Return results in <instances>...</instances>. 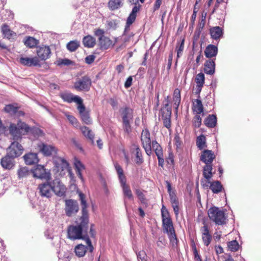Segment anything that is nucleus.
<instances>
[{"mask_svg":"<svg viewBox=\"0 0 261 261\" xmlns=\"http://www.w3.org/2000/svg\"><path fill=\"white\" fill-rule=\"evenodd\" d=\"M32 173V172L27 167H21L17 170V175L19 179L26 178Z\"/></svg>","mask_w":261,"mask_h":261,"instance_id":"nucleus-38","label":"nucleus"},{"mask_svg":"<svg viewBox=\"0 0 261 261\" xmlns=\"http://www.w3.org/2000/svg\"><path fill=\"white\" fill-rule=\"evenodd\" d=\"M210 219L219 225H222L227 223V217L224 211L216 206L210 207L207 211Z\"/></svg>","mask_w":261,"mask_h":261,"instance_id":"nucleus-3","label":"nucleus"},{"mask_svg":"<svg viewBox=\"0 0 261 261\" xmlns=\"http://www.w3.org/2000/svg\"><path fill=\"white\" fill-rule=\"evenodd\" d=\"M105 31L101 29H95L94 31V35L98 37V40H101L102 38L105 37Z\"/></svg>","mask_w":261,"mask_h":261,"instance_id":"nucleus-56","label":"nucleus"},{"mask_svg":"<svg viewBox=\"0 0 261 261\" xmlns=\"http://www.w3.org/2000/svg\"><path fill=\"white\" fill-rule=\"evenodd\" d=\"M38 189L41 196L49 198L52 196V187L51 181L46 180V182L40 184Z\"/></svg>","mask_w":261,"mask_h":261,"instance_id":"nucleus-12","label":"nucleus"},{"mask_svg":"<svg viewBox=\"0 0 261 261\" xmlns=\"http://www.w3.org/2000/svg\"><path fill=\"white\" fill-rule=\"evenodd\" d=\"M52 192L58 196L65 195L66 191V187L59 179H55L51 181Z\"/></svg>","mask_w":261,"mask_h":261,"instance_id":"nucleus-10","label":"nucleus"},{"mask_svg":"<svg viewBox=\"0 0 261 261\" xmlns=\"http://www.w3.org/2000/svg\"><path fill=\"white\" fill-rule=\"evenodd\" d=\"M201 118L200 115H195L193 119V125L195 127H199L201 125Z\"/></svg>","mask_w":261,"mask_h":261,"instance_id":"nucleus-60","label":"nucleus"},{"mask_svg":"<svg viewBox=\"0 0 261 261\" xmlns=\"http://www.w3.org/2000/svg\"><path fill=\"white\" fill-rule=\"evenodd\" d=\"M196 145L200 150L206 147V139L203 135H201L197 138Z\"/></svg>","mask_w":261,"mask_h":261,"instance_id":"nucleus-44","label":"nucleus"},{"mask_svg":"<svg viewBox=\"0 0 261 261\" xmlns=\"http://www.w3.org/2000/svg\"><path fill=\"white\" fill-rule=\"evenodd\" d=\"M23 151V147L17 141H14L9 146L7 153L15 158L21 155Z\"/></svg>","mask_w":261,"mask_h":261,"instance_id":"nucleus-11","label":"nucleus"},{"mask_svg":"<svg viewBox=\"0 0 261 261\" xmlns=\"http://www.w3.org/2000/svg\"><path fill=\"white\" fill-rule=\"evenodd\" d=\"M38 147L40 151L45 156H50L57 152V149L53 145L41 142L38 144Z\"/></svg>","mask_w":261,"mask_h":261,"instance_id":"nucleus-14","label":"nucleus"},{"mask_svg":"<svg viewBox=\"0 0 261 261\" xmlns=\"http://www.w3.org/2000/svg\"><path fill=\"white\" fill-rule=\"evenodd\" d=\"M60 97L65 102L71 103L75 102V98H77L78 96H74L71 93L64 91L61 92L59 94Z\"/></svg>","mask_w":261,"mask_h":261,"instance_id":"nucleus-33","label":"nucleus"},{"mask_svg":"<svg viewBox=\"0 0 261 261\" xmlns=\"http://www.w3.org/2000/svg\"><path fill=\"white\" fill-rule=\"evenodd\" d=\"M166 184L167 185V188L168 192L169 194V197L170 202L172 204V207L173 208V211L176 216H177L179 214V206H178V200L176 197V195L174 192L172 191V187L171 183L168 181H166Z\"/></svg>","mask_w":261,"mask_h":261,"instance_id":"nucleus-9","label":"nucleus"},{"mask_svg":"<svg viewBox=\"0 0 261 261\" xmlns=\"http://www.w3.org/2000/svg\"><path fill=\"white\" fill-rule=\"evenodd\" d=\"M135 148L136 150V163L137 164H141L143 161L141 149L138 146L136 145L135 146Z\"/></svg>","mask_w":261,"mask_h":261,"instance_id":"nucleus-50","label":"nucleus"},{"mask_svg":"<svg viewBox=\"0 0 261 261\" xmlns=\"http://www.w3.org/2000/svg\"><path fill=\"white\" fill-rule=\"evenodd\" d=\"M75 102L77 105V110L79 111L80 114L83 113L85 111V107L83 104V100L80 97L75 98Z\"/></svg>","mask_w":261,"mask_h":261,"instance_id":"nucleus-49","label":"nucleus"},{"mask_svg":"<svg viewBox=\"0 0 261 261\" xmlns=\"http://www.w3.org/2000/svg\"><path fill=\"white\" fill-rule=\"evenodd\" d=\"M216 115H208L205 119L204 124L208 127H214L217 124Z\"/></svg>","mask_w":261,"mask_h":261,"instance_id":"nucleus-41","label":"nucleus"},{"mask_svg":"<svg viewBox=\"0 0 261 261\" xmlns=\"http://www.w3.org/2000/svg\"><path fill=\"white\" fill-rule=\"evenodd\" d=\"M25 163L27 165H33L37 163L39 161L37 154L35 153H30L23 156Z\"/></svg>","mask_w":261,"mask_h":261,"instance_id":"nucleus-30","label":"nucleus"},{"mask_svg":"<svg viewBox=\"0 0 261 261\" xmlns=\"http://www.w3.org/2000/svg\"><path fill=\"white\" fill-rule=\"evenodd\" d=\"M161 213H162V219L166 218L167 217H170L169 214L164 205H163V206H162V208L161 210Z\"/></svg>","mask_w":261,"mask_h":261,"instance_id":"nucleus-63","label":"nucleus"},{"mask_svg":"<svg viewBox=\"0 0 261 261\" xmlns=\"http://www.w3.org/2000/svg\"><path fill=\"white\" fill-rule=\"evenodd\" d=\"M19 63L28 67L40 66V60L37 57H21L19 59Z\"/></svg>","mask_w":261,"mask_h":261,"instance_id":"nucleus-16","label":"nucleus"},{"mask_svg":"<svg viewBox=\"0 0 261 261\" xmlns=\"http://www.w3.org/2000/svg\"><path fill=\"white\" fill-rule=\"evenodd\" d=\"M36 54L38 59L39 58L41 60L45 61L50 57L51 51L49 46H39L37 47Z\"/></svg>","mask_w":261,"mask_h":261,"instance_id":"nucleus-15","label":"nucleus"},{"mask_svg":"<svg viewBox=\"0 0 261 261\" xmlns=\"http://www.w3.org/2000/svg\"><path fill=\"white\" fill-rule=\"evenodd\" d=\"M99 48L101 50H106L113 47L114 45L113 41L108 37H105L101 40H98Z\"/></svg>","mask_w":261,"mask_h":261,"instance_id":"nucleus-27","label":"nucleus"},{"mask_svg":"<svg viewBox=\"0 0 261 261\" xmlns=\"http://www.w3.org/2000/svg\"><path fill=\"white\" fill-rule=\"evenodd\" d=\"M141 140L142 146L146 154L148 155H150L151 154V143L152 142L150 140V134L148 129H143L141 133Z\"/></svg>","mask_w":261,"mask_h":261,"instance_id":"nucleus-6","label":"nucleus"},{"mask_svg":"<svg viewBox=\"0 0 261 261\" xmlns=\"http://www.w3.org/2000/svg\"><path fill=\"white\" fill-rule=\"evenodd\" d=\"M87 250V247L82 244H79L74 248V252L76 256L79 257L84 256Z\"/></svg>","mask_w":261,"mask_h":261,"instance_id":"nucleus-37","label":"nucleus"},{"mask_svg":"<svg viewBox=\"0 0 261 261\" xmlns=\"http://www.w3.org/2000/svg\"><path fill=\"white\" fill-rule=\"evenodd\" d=\"M79 196V200L81 202V205L82 207V215L81 218L89 219V215L87 211L88 204L86 199V196L80 191H77Z\"/></svg>","mask_w":261,"mask_h":261,"instance_id":"nucleus-17","label":"nucleus"},{"mask_svg":"<svg viewBox=\"0 0 261 261\" xmlns=\"http://www.w3.org/2000/svg\"><path fill=\"white\" fill-rule=\"evenodd\" d=\"M1 32L4 37L10 40L16 38L17 35L15 32L11 30L7 23H4L1 26Z\"/></svg>","mask_w":261,"mask_h":261,"instance_id":"nucleus-21","label":"nucleus"},{"mask_svg":"<svg viewBox=\"0 0 261 261\" xmlns=\"http://www.w3.org/2000/svg\"><path fill=\"white\" fill-rule=\"evenodd\" d=\"M58 162L59 163L58 165L57 163H56V167L58 168H60L62 170H63L64 169L67 168L69 166L68 162L64 159L61 158H59Z\"/></svg>","mask_w":261,"mask_h":261,"instance_id":"nucleus-51","label":"nucleus"},{"mask_svg":"<svg viewBox=\"0 0 261 261\" xmlns=\"http://www.w3.org/2000/svg\"><path fill=\"white\" fill-rule=\"evenodd\" d=\"M20 106L17 103H13L7 105L4 108V111L7 113L10 114H16L18 113V114H24V112L19 111Z\"/></svg>","mask_w":261,"mask_h":261,"instance_id":"nucleus-22","label":"nucleus"},{"mask_svg":"<svg viewBox=\"0 0 261 261\" xmlns=\"http://www.w3.org/2000/svg\"><path fill=\"white\" fill-rule=\"evenodd\" d=\"M120 186L122 189L123 195L129 199H133V196L129 186L126 184V179L120 181Z\"/></svg>","mask_w":261,"mask_h":261,"instance_id":"nucleus-31","label":"nucleus"},{"mask_svg":"<svg viewBox=\"0 0 261 261\" xmlns=\"http://www.w3.org/2000/svg\"><path fill=\"white\" fill-rule=\"evenodd\" d=\"M136 194L138 198L142 202L145 199L144 195L143 194V193L140 190L137 189L136 190Z\"/></svg>","mask_w":261,"mask_h":261,"instance_id":"nucleus-64","label":"nucleus"},{"mask_svg":"<svg viewBox=\"0 0 261 261\" xmlns=\"http://www.w3.org/2000/svg\"><path fill=\"white\" fill-rule=\"evenodd\" d=\"M218 52V48L217 46L213 45H208L204 50L205 56L209 59H214V57H216Z\"/></svg>","mask_w":261,"mask_h":261,"instance_id":"nucleus-23","label":"nucleus"},{"mask_svg":"<svg viewBox=\"0 0 261 261\" xmlns=\"http://www.w3.org/2000/svg\"><path fill=\"white\" fill-rule=\"evenodd\" d=\"M74 165L76 170L77 175L83 181V177L82 174V171L85 170V166L77 158H75L74 160Z\"/></svg>","mask_w":261,"mask_h":261,"instance_id":"nucleus-32","label":"nucleus"},{"mask_svg":"<svg viewBox=\"0 0 261 261\" xmlns=\"http://www.w3.org/2000/svg\"><path fill=\"white\" fill-rule=\"evenodd\" d=\"M151 150H153L156 155L163 153L161 146L155 141H152L151 143Z\"/></svg>","mask_w":261,"mask_h":261,"instance_id":"nucleus-48","label":"nucleus"},{"mask_svg":"<svg viewBox=\"0 0 261 261\" xmlns=\"http://www.w3.org/2000/svg\"><path fill=\"white\" fill-rule=\"evenodd\" d=\"M82 120L86 124H90L92 120L90 115H81Z\"/></svg>","mask_w":261,"mask_h":261,"instance_id":"nucleus-62","label":"nucleus"},{"mask_svg":"<svg viewBox=\"0 0 261 261\" xmlns=\"http://www.w3.org/2000/svg\"><path fill=\"white\" fill-rule=\"evenodd\" d=\"M133 121L132 115H123L122 122L124 130L129 134L132 131L130 123Z\"/></svg>","mask_w":261,"mask_h":261,"instance_id":"nucleus-29","label":"nucleus"},{"mask_svg":"<svg viewBox=\"0 0 261 261\" xmlns=\"http://www.w3.org/2000/svg\"><path fill=\"white\" fill-rule=\"evenodd\" d=\"M139 10L140 6H137L136 4L135 6L133 8L131 13L127 18L123 35L129 31L130 26L135 22L137 17V13L139 11Z\"/></svg>","mask_w":261,"mask_h":261,"instance_id":"nucleus-13","label":"nucleus"},{"mask_svg":"<svg viewBox=\"0 0 261 261\" xmlns=\"http://www.w3.org/2000/svg\"><path fill=\"white\" fill-rule=\"evenodd\" d=\"M124 5V0H109L108 7L110 10L115 11L122 8Z\"/></svg>","mask_w":261,"mask_h":261,"instance_id":"nucleus-28","label":"nucleus"},{"mask_svg":"<svg viewBox=\"0 0 261 261\" xmlns=\"http://www.w3.org/2000/svg\"><path fill=\"white\" fill-rule=\"evenodd\" d=\"M169 96H168L166 98L167 103H165L164 106L161 109V114H172L171 106L169 105Z\"/></svg>","mask_w":261,"mask_h":261,"instance_id":"nucleus-47","label":"nucleus"},{"mask_svg":"<svg viewBox=\"0 0 261 261\" xmlns=\"http://www.w3.org/2000/svg\"><path fill=\"white\" fill-rule=\"evenodd\" d=\"M137 259L138 261H147L146 258V254L144 251H140L137 253Z\"/></svg>","mask_w":261,"mask_h":261,"instance_id":"nucleus-59","label":"nucleus"},{"mask_svg":"<svg viewBox=\"0 0 261 261\" xmlns=\"http://www.w3.org/2000/svg\"><path fill=\"white\" fill-rule=\"evenodd\" d=\"M228 247L231 251L235 252L238 250L239 245L236 240H233L228 243Z\"/></svg>","mask_w":261,"mask_h":261,"instance_id":"nucleus-52","label":"nucleus"},{"mask_svg":"<svg viewBox=\"0 0 261 261\" xmlns=\"http://www.w3.org/2000/svg\"><path fill=\"white\" fill-rule=\"evenodd\" d=\"M91 79L86 75L77 80L74 84V88L78 91H88L91 86Z\"/></svg>","mask_w":261,"mask_h":261,"instance_id":"nucleus-5","label":"nucleus"},{"mask_svg":"<svg viewBox=\"0 0 261 261\" xmlns=\"http://www.w3.org/2000/svg\"><path fill=\"white\" fill-rule=\"evenodd\" d=\"M80 46V42L77 40H73L69 42L66 47L70 52L75 51Z\"/></svg>","mask_w":261,"mask_h":261,"instance_id":"nucleus-46","label":"nucleus"},{"mask_svg":"<svg viewBox=\"0 0 261 261\" xmlns=\"http://www.w3.org/2000/svg\"><path fill=\"white\" fill-rule=\"evenodd\" d=\"M192 110L196 114H200L203 112V107L200 100L196 99L193 101Z\"/></svg>","mask_w":261,"mask_h":261,"instance_id":"nucleus-34","label":"nucleus"},{"mask_svg":"<svg viewBox=\"0 0 261 261\" xmlns=\"http://www.w3.org/2000/svg\"><path fill=\"white\" fill-rule=\"evenodd\" d=\"M83 43L85 47H93L96 44L95 39L90 35H88L83 38Z\"/></svg>","mask_w":261,"mask_h":261,"instance_id":"nucleus-35","label":"nucleus"},{"mask_svg":"<svg viewBox=\"0 0 261 261\" xmlns=\"http://www.w3.org/2000/svg\"><path fill=\"white\" fill-rule=\"evenodd\" d=\"M33 176L41 179L49 181L51 179L50 171L44 168V166L38 165L32 172Z\"/></svg>","mask_w":261,"mask_h":261,"instance_id":"nucleus-8","label":"nucleus"},{"mask_svg":"<svg viewBox=\"0 0 261 261\" xmlns=\"http://www.w3.org/2000/svg\"><path fill=\"white\" fill-rule=\"evenodd\" d=\"M184 42L185 40L184 39H182L181 40V42L180 43H178V45L177 46L176 48H177V58H179L180 55L182 54V52L184 50Z\"/></svg>","mask_w":261,"mask_h":261,"instance_id":"nucleus-55","label":"nucleus"},{"mask_svg":"<svg viewBox=\"0 0 261 261\" xmlns=\"http://www.w3.org/2000/svg\"><path fill=\"white\" fill-rule=\"evenodd\" d=\"M216 59H209L204 63L203 71L207 74L213 75L215 72Z\"/></svg>","mask_w":261,"mask_h":261,"instance_id":"nucleus-19","label":"nucleus"},{"mask_svg":"<svg viewBox=\"0 0 261 261\" xmlns=\"http://www.w3.org/2000/svg\"><path fill=\"white\" fill-rule=\"evenodd\" d=\"M216 156L213 151L210 150H204L201 153L200 161L204 163L205 165H212Z\"/></svg>","mask_w":261,"mask_h":261,"instance_id":"nucleus-18","label":"nucleus"},{"mask_svg":"<svg viewBox=\"0 0 261 261\" xmlns=\"http://www.w3.org/2000/svg\"><path fill=\"white\" fill-rule=\"evenodd\" d=\"M83 135L88 139L92 144L94 143V134L92 131L87 127L84 126L81 128Z\"/></svg>","mask_w":261,"mask_h":261,"instance_id":"nucleus-39","label":"nucleus"},{"mask_svg":"<svg viewBox=\"0 0 261 261\" xmlns=\"http://www.w3.org/2000/svg\"><path fill=\"white\" fill-rule=\"evenodd\" d=\"M95 58L96 57L93 55L87 56L85 59V62L87 64H91L94 61Z\"/></svg>","mask_w":261,"mask_h":261,"instance_id":"nucleus-61","label":"nucleus"},{"mask_svg":"<svg viewBox=\"0 0 261 261\" xmlns=\"http://www.w3.org/2000/svg\"><path fill=\"white\" fill-rule=\"evenodd\" d=\"M205 76L203 73H199L196 75L195 81L197 84L195 93L199 94L204 84Z\"/></svg>","mask_w":261,"mask_h":261,"instance_id":"nucleus-24","label":"nucleus"},{"mask_svg":"<svg viewBox=\"0 0 261 261\" xmlns=\"http://www.w3.org/2000/svg\"><path fill=\"white\" fill-rule=\"evenodd\" d=\"M70 123L75 127L79 126V122L73 115H66Z\"/></svg>","mask_w":261,"mask_h":261,"instance_id":"nucleus-54","label":"nucleus"},{"mask_svg":"<svg viewBox=\"0 0 261 261\" xmlns=\"http://www.w3.org/2000/svg\"><path fill=\"white\" fill-rule=\"evenodd\" d=\"M210 188L214 193H218L222 191L223 186L220 181L216 180L211 183Z\"/></svg>","mask_w":261,"mask_h":261,"instance_id":"nucleus-40","label":"nucleus"},{"mask_svg":"<svg viewBox=\"0 0 261 261\" xmlns=\"http://www.w3.org/2000/svg\"><path fill=\"white\" fill-rule=\"evenodd\" d=\"M162 224L164 232L167 233L170 244L173 247H177L178 239L170 217L163 218Z\"/></svg>","mask_w":261,"mask_h":261,"instance_id":"nucleus-2","label":"nucleus"},{"mask_svg":"<svg viewBox=\"0 0 261 261\" xmlns=\"http://www.w3.org/2000/svg\"><path fill=\"white\" fill-rule=\"evenodd\" d=\"M65 203V212L68 217H72L79 212V206L77 201L73 199H66Z\"/></svg>","mask_w":261,"mask_h":261,"instance_id":"nucleus-7","label":"nucleus"},{"mask_svg":"<svg viewBox=\"0 0 261 261\" xmlns=\"http://www.w3.org/2000/svg\"><path fill=\"white\" fill-rule=\"evenodd\" d=\"M163 124L165 127L169 129L171 127V115H162Z\"/></svg>","mask_w":261,"mask_h":261,"instance_id":"nucleus-53","label":"nucleus"},{"mask_svg":"<svg viewBox=\"0 0 261 261\" xmlns=\"http://www.w3.org/2000/svg\"><path fill=\"white\" fill-rule=\"evenodd\" d=\"M192 248L193 251L194 259L195 261H202L200 256L198 253L195 244L194 243L192 244Z\"/></svg>","mask_w":261,"mask_h":261,"instance_id":"nucleus-58","label":"nucleus"},{"mask_svg":"<svg viewBox=\"0 0 261 261\" xmlns=\"http://www.w3.org/2000/svg\"><path fill=\"white\" fill-rule=\"evenodd\" d=\"M114 167L115 168V170L117 171V173L118 175V179L120 181L126 180V177L124 174L123 170L121 167V166L117 162H115L114 163Z\"/></svg>","mask_w":261,"mask_h":261,"instance_id":"nucleus-42","label":"nucleus"},{"mask_svg":"<svg viewBox=\"0 0 261 261\" xmlns=\"http://www.w3.org/2000/svg\"><path fill=\"white\" fill-rule=\"evenodd\" d=\"M89 219L80 217V223L76 225H70L68 228V238L71 240L82 239L86 241L90 251L93 250L91 242L88 234Z\"/></svg>","mask_w":261,"mask_h":261,"instance_id":"nucleus-1","label":"nucleus"},{"mask_svg":"<svg viewBox=\"0 0 261 261\" xmlns=\"http://www.w3.org/2000/svg\"><path fill=\"white\" fill-rule=\"evenodd\" d=\"M173 96L174 107L173 113L174 114H177L178 108L181 100L180 91L178 88L174 90Z\"/></svg>","mask_w":261,"mask_h":261,"instance_id":"nucleus-25","label":"nucleus"},{"mask_svg":"<svg viewBox=\"0 0 261 261\" xmlns=\"http://www.w3.org/2000/svg\"><path fill=\"white\" fill-rule=\"evenodd\" d=\"M24 44L29 48H34L39 44V41L34 37H28L24 42Z\"/></svg>","mask_w":261,"mask_h":261,"instance_id":"nucleus-43","label":"nucleus"},{"mask_svg":"<svg viewBox=\"0 0 261 261\" xmlns=\"http://www.w3.org/2000/svg\"><path fill=\"white\" fill-rule=\"evenodd\" d=\"M202 239L204 244L206 246H208L211 242L212 237L211 234H208L205 235H202Z\"/></svg>","mask_w":261,"mask_h":261,"instance_id":"nucleus-57","label":"nucleus"},{"mask_svg":"<svg viewBox=\"0 0 261 261\" xmlns=\"http://www.w3.org/2000/svg\"><path fill=\"white\" fill-rule=\"evenodd\" d=\"M9 131L13 140L18 141L21 139L22 135L29 132V126L24 122L19 121L17 125L11 123L9 126Z\"/></svg>","mask_w":261,"mask_h":261,"instance_id":"nucleus-4","label":"nucleus"},{"mask_svg":"<svg viewBox=\"0 0 261 261\" xmlns=\"http://www.w3.org/2000/svg\"><path fill=\"white\" fill-rule=\"evenodd\" d=\"M210 33L211 37L217 40L223 36V29L219 26L214 27L210 29Z\"/></svg>","mask_w":261,"mask_h":261,"instance_id":"nucleus-26","label":"nucleus"},{"mask_svg":"<svg viewBox=\"0 0 261 261\" xmlns=\"http://www.w3.org/2000/svg\"><path fill=\"white\" fill-rule=\"evenodd\" d=\"M28 134L33 135L35 138L42 137L44 135V133L41 129L35 127L32 128L29 127V132L27 133V134Z\"/></svg>","mask_w":261,"mask_h":261,"instance_id":"nucleus-45","label":"nucleus"},{"mask_svg":"<svg viewBox=\"0 0 261 261\" xmlns=\"http://www.w3.org/2000/svg\"><path fill=\"white\" fill-rule=\"evenodd\" d=\"M14 158L9 155V154L1 159V164L3 168L6 169H11L14 166Z\"/></svg>","mask_w":261,"mask_h":261,"instance_id":"nucleus-20","label":"nucleus"},{"mask_svg":"<svg viewBox=\"0 0 261 261\" xmlns=\"http://www.w3.org/2000/svg\"><path fill=\"white\" fill-rule=\"evenodd\" d=\"M212 165H205L203 168V176L207 180H210L213 176Z\"/></svg>","mask_w":261,"mask_h":261,"instance_id":"nucleus-36","label":"nucleus"}]
</instances>
